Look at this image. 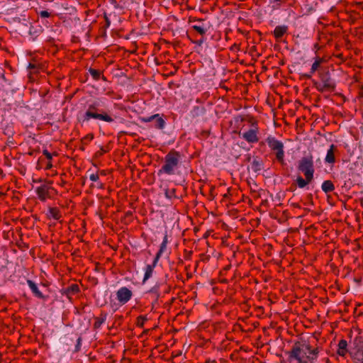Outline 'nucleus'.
<instances>
[{
	"label": "nucleus",
	"mask_w": 363,
	"mask_h": 363,
	"mask_svg": "<svg viewBox=\"0 0 363 363\" xmlns=\"http://www.w3.org/2000/svg\"><path fill=\"white\" fill-rule=\"evenodd\" d=\"M171 286L165 279L158 280L153 286H152L146 293L152 299V307L159 304V299L163 298L166 294H169Z\"/></svg>",
	"instance_id": "obj_3"
},
{
	"label": "nucleus",
	"mask_w": 363,
	"mask_h": 363,
	"mask_svg": "<svg viewBox=\"0 0 363 363\" xmlns=\"http://www.w3.org/2000/svg\"><path fill=\"white\" fill-rule=\"evenodd\" d=\"M320 82L313 80L314 87L320 92L333 91L335 89L336 84L330 76V71L326 69L320 71L318 74Z\"/></svg>",
	"instance_id": "obj_4"
},
{
	"label": "nucleus",
	"mask_w": 363,
	"mask_h": 363,
	"mask_svg": "<svg viewBox=\"0 0 363 363\" xmlns=\"http://www.w3.org/2000/svg\"><path fill=\"white\" fill-rule=\"evenodd\" d=\"M321 189L323 191L325 194L330 193L335 190V185L333 182L330 180H325L323 182L321 185Z\"/></svg>",
	"instance_id": "obj_27"
},
{
	"label": "nucleus",
	"mask_w": 363,
	"mask_h": 363,
	"mask_svg": "<svg viewBox=\"0 0 363 363\" xmlns=\"http://www.w3.org/2000/svg\"><path fill=\"white\" fill-rule=\"evenodd\" d=\"M266 143L271 151L275 155V160L281 164H285L284 143L272 135H269L266 138Z\"/></svg>",
	"instance_id": "obj_6"
},
{
	"label": "nucleus",
	"mask_w": 363,
	"mask_h": 363,
	"mask_svg": "<svg viewBox=\"0 0 363 363\" xmlns=\"http://www.w3.org/2000/svg\"><path fill=\"white\" fill-rule=\"evenodd\" d=\"M337 146L332 144L328 150L325 162L328 164H333L335 162V155L338 153Z\"/></svg>",
	"instance_id": "obj_16"
},
{
	"label": "nucleus",
	"mask_w": 363,
	"mask_h": 363,
	"mask_svg": "<svg viewBox=\"0 0 363 363\" xmlns=\"http://www.w3.org/2000/svg\"><path fill=\"white\" fill-rule=\"evenodd\" d=\"M349 353L354 363H363V339L362 337L354 338Z\"/></svg>",
	"instance_id": "obj_7"
},
{
	"label": "nucleus",
	"mask_w": 363,
	"mask_h": 363,
	"mask_svg": "<svg viewBox=\"0 0 363 363\" xmlns=\"http://www.w3.org/2000/svg\"><path fill=\"white\" fill-rule=\"evenodd\" d=\"M38 15L41 18H49L51 16V13L48 12V11H41L38 13Z\"/></svg>",
	"instance_id": "obj_35"
},
{
	"label": "nucleus",
	"mask_w": 363,
	"mask_h": 363,
	"mask_svg": "<svg viewBox=\"0 0 363 363\" xmlns=\"http://www.w3.org/2000/svg\"><path fill=\"white\" fill-rule=\"evenodd\" d=\"M8 142H9V143H12V141L10 140V138H9V140H8Z\"/></svg>",
	"instance_id": "obj_46"
},
{
	"label": "nucleus",
	"mask_w": 363,
	"mask_h": 363,
	"mask_svg": "<svg viewBox=\"0 0 363 363\" xmlns=\"http://www.w3.org/2000/svg\"><path fill=\"white\" fill-rule=\"evenodd\" d=\"M298 169L305 177L313 179V174L315 172L313 156L311 155L302 157L298 165Z\"/></svg>",
	"instance_id": "obj_9"
},
{
	"label": "nucleus",
	"mask_w": 363,
	"mask_h": 363,
	"mask_svg": "<svg viewBox=\"0 0 363 363\" xmlns=\"http://www.w3.org/2000/svg\"><path fill=\"white\" fill-rule=\"evenodd\" d=\"M140 121L144 123H150L154 121V127L157 129H163L165 127V121L160 116V114H154L148 117H143Z\"/></svg>",
	"instance_id": "obj_13"
},
{
	"label": "nucleus",
	"mask_w": 363,
	"mask_h": 363,
	"mask_svg": "<svg viewBox=\"0 0 363 363\" xmlns=\"http://www.w3.org/2000/svg\"><path fill=\"white\" fill-rule=\"evenodd\" d=\"M311 345L303 341H296L290 351L287 352L289 359H295L297 363H308L303 359L306 350H310Z\"/></svg>",
	"instance_id": "obj_5"
},
{
	"label": "nucleus",
	"mask_w": 363,
	"mask_h": 363,
	"mask_svg": "<svg viewBox=\"0 0 363 363\" xmlns=\"http://www.w3.org/2000/svg\"><path fill=\"white\" fill-rule=\"evenodd\" d=\"M147 320L145 315H139L136 319V325L140 328L144 327L145 323Z\"/></svg>",
	"instance_id": "obj_31"
},
{
	"label": "nucleus",
	"mask_w": 363,
	"mask_h": 363,
	"mask_svg": "<svg viewBox=\"0 0 363 363\" xmlns=\"http://www.w3.org/2000/svg\"><path fill=\"white\" fill-rule=\"evenodd\" d=\"M46 215L48 219L53 218L56 220H60V218L62 217L61 212L57 207H50Z\"/></svg>",
	"instance_id": "obj_20"
},
{
	"label": "nucleus",
	"mask_w": 363,
	"mask_h": 363,
	"mask_svg": "<svg viewBox=\"0 0 363 363\" xmlns=\"http://www.w3.org/2000/svg\"><path fill=\"white\" fill-rule=\"evenodd\" d=\"M106 104L100 99H96L88 104L87 108L83 116V122H88L91 119L113 123L115 121L110 111L105 110Z\"/></svg>",
	"instance_id": "obj_1"
},
{
	"label": "nucleus",
	"mask_w": 363,
	"mask_h": 363,
	"mask_svg": "<svg viewBox=\"0 0 363 363\" xmlns=\"http://www.w3.org/2000/svg\"><path fill=\"white\" fill-rule=\"evenodd\" d=\"M82 338L79 337L77 340V344L75 345V351L78 352L80 350L81 345H82Z\"/></svg>",
	"instance_id": "obj_36"
},
{
	"label": "nucleus",
	"mask_w": 363,
	"mask_h": 363,
	"mask_svg": "<svg viewBox=\"0 0 363 363\" xmlns=\"http://www.w3.org/2000/svg\"><path fill=\"white\" fill-rule=\"evenodd\" d=\"M309 352V355L306 357L307 359L311 362L313 363V362L317 359L318 354L319 353L318 348H314V349H310V350H308Z\"/></svg>",
	"instance_id": "obj_29"
},
{
	"label": "nucleus",
	"mask_w": 363,
	"mask_h": 363,
	"mask_svg": "<svg viewBox=\"0 0 363 363\" xmlns=\"http://www.w3.org/2000/svg\"><path fill=\"white\" fill-rule=\"evenodd\" d=\"M101 175H104V176H105V175H106V173L104 172V171H101Z\"/></svg>",
	"instance_id": "obj_45"
},
{
	"label": "nucleus",
	"mask_w": 363,
	"mask_h": 363,
	"mask_svg": "<svg viewBox=\"0 0 363 363\" xmlns=\"http://www.w3.org/2000/svg\"><path fill=\"white\" fill-rule=\"evenodd\" d=\"M189 21L190 23L196 22L201 24L199 25H193L191 26V29L196 31L199 34H200L202 37L206 35L207 32V28L204 26L203 21L204 20L202 18H189Z\"/></svg>",
	"instance_id": "obj_15"
},
{
	"label": "nucleus",
	"mask_w": 363,
	"mask_h": 363,
	"mask_svg": "<svg viewBox=\"0 0 363 363\" xmlns=\"http://www.w3.org/2000/svg\"><path fill=\"white\" fill-rule=\"evenodd\" d=\"M347 352H349V350H347V342L345 340L342 339L338 343L337 354L340 356L344 357Z\"/></svg>",
	"instance_id": "obj_23"
},
{
	"label": "nucleus",
	"mask_w": 363,
	"mask_h": 363,
	"mask_svg": "<svg viewBox=\"0 0 363 363\" xmlns=\"http://www.w3.org/2000/svg\"><path fill=\"white\" fill-rule=\"evenodd\" d=\"M206 113V108L203 106H194L190 112V114L192 118H197L199 116H202Z\"/></svg>",
	"instance_id": "obj_24"
},
{
	"label": "nucleus",
	"mask_w": 363,
	"mask_h": 363,
	"mask_svg": "<svg viewBox=\"0 0 363 363\" xmlns=\"http://www.w3.org/2000/svg\"><path fill=\"white\" fill-rule=\"evenodd\" d=\"M89 72L90 73V74L91 75L92 78L94 79V80H99L100 79H102L103 81L104 82H106L107 79H106V77H104L103 74H102V72H101L100 70L99 69H94V68H91L90 67L89 69Z\"/></svg>",
	"instance_id": "obj_25"
},
{
	"label": "nucleus",
	"mask_w": 363,
	"mask_h": 363,
	"mask_svg": "<svg viewBox=\"0 0 363 363\" xmlns=\"http://www.w3.org/2000/svg\"><path fill=\"white\" fill-rule=\"evenodd\" d=\"M251 167L253 172H258L264 168V163L259 157H256L251 163Z\"/></svg>",
	"instance_id": "obj_22"
},
{
	"label": "nucleus",
	"mask_w": 363,
	"mask_h": 363,
	"mask_svg": "<svg viewBox=\"0 0 363 363\" xmlns=\"http://www.w3.org/2000/svg\"><path fill=\"white\" fill-rule=\"evenodd\" d=\"M203 41H204V40H203V38H201V39H200L199 40H198V41L195 42V43H196V44H197V45H202V43H203Z\"/></svg>",
	"instance_id": "obj_41"
},
{
	"label": "nucleus",
	"mask_w": 363,
	"mask_h": 363,
	"mask_svg": "<svg viewBox=\"0 0 363 363\" xmlns=\"http://www.w3.org/2000/svg\"><path fill=\"white\" fill-rule=\"evenodd\" d=\"M7 130L8 132L7 133H5L6 134H8L9 135V138H12V135L13 134V131L12 130H8L7 128L5 129V131Z\"/></svg>",
	"instance_id": "obj_38"
},
{
	"label": "nucleus",
	"mask_w": 363,
	"mask_h": 363,
	"mask_svg": "<svg viewBox=\"0 0 363 363\" xmlns=\"http://www.w3.org/2000/svg\"><path fill=\"white\" fill-rule=\"evenodd\" d=\"M80 292V288L77 284H72L71 285L64 287L60 290V294L66 296L67 298L72 301V296L78 294Z\"/></svg>",
	"instance_id": "obj_14"
},
{
	"label": "nucleus",
	"mask_w": 363,
	"mask_h": 363,
	"mask_svg": "<svg viewBox=\"0 0 363 363\" xmlns=\"http://www.w3.org/2000/svg\"><path fill=\"white\" fill-rule=\"evenodd\" d=\"M167 242H168L167 235H165L164 238H163V241H162V242L160 245V250H159V251L157 252V253L156 254V255L155 257V261H159V259L161 257L162 253L166 250Z\"/></svg>",
	"instance_id": "obj_26"
},
{
	"label": "nucleus",
	"mask_w": 363,
	"mask_h": 363,
	"mask_svg": "<svg viewBox=\"0 0 363 363\" xmlns=\"http://www.w3.org/2000/svg\"><path fill=\"white\" fill-rule=\"evenodd\" d=\"M324 60L320 57H315L314 58V62L311 65V69L309 72L302 74L301 78L303 79H310L312 76L315 74V72H318L319 74L320 71H324L326 69H321L320 66L323 63Z\"/></svg>",
	"instance_id": "obj_11"
},
{
	"label": "nucleus",
	"mask_w": 363,
	"mask_h": 363,
	"mask_svg": "<svg viewBox=\"0 0 363 363\" xmlns=\"http://www.w3.org/2000/svg\"><path fill=\"white\" fill-rule=\"evenodd\" d=\"M27 284L33 294L40 299L46 300L47 296H44L43 293L38 289L37 284L32 280L28 279Z\"/></svg>",
	"instance_id": "obj_17"
},
{
	"label": "nucleus",
	"mask_w": 363,
	"mask_h": 363,
	"mask_svg": "<svg viewBox=\"0 0 363 363\" xmlns=\"http://www.w3.org/2000/svg\"><path fill=\"white\" fill-rule=\"evenodd\" d=\"M106 24H107V26H108L110 25V21L108 18H106Z\"/></svg>",
	"instance_id": "obj_44"
},
{
	"label": "nucleus",
	"mask_w": 363,
	"mask_h": 363,
	"mask_svg": "<svg viewBox=\"0 0 363 363\" xmlns=\"http://www.w3.org/2000/svg\"><path fill=\"white\" fill-rule=\"evenodd\" d=\"M176 191H177V190L174 188L166 189L164 190L165 197L169 199L178 198V196L176 195Z\"/></svg>",
	"instance_id": "obj_30"
},
{
	"label": "nucleus",
	"mask_w": 363,
	"mask_h": 363,
	"mask_svg": "<svg viewBox=\"0 0 363 363\" xmlns=\"http://www.w3.org/2000/svg\"><path fill=\"white\" fill-rule=\"evenodd\" d=\"M313 179L305 177V179L302 178V177L298 176L296 179V183L299 188H304L307 184L311 183Z\"/></svg>",
	"instance_id": "obj_28"
},
{
	"label": "nucleus",
	"mask_w": 363,
	"mask_h": 363,
	"mask_svg": "<svg viewBox=\"0 0 363 363\" xmlns=\"http://www.w3.org/2000/svg\"><path fill=\"white\" fill-rule=\"evenodd\" d=\"M158 261H155V258H154L153 262L151 264H147L145 267V274L143 279V283H145L147 280L152 277L153 271L157 265Z\"/></svg>",
	"instance_id": "obj_18"
},
{
	"label": "nucleus",
	"mask_w": 363,
	"mask_h": 363,
	"mask_svg": "<svg viewBox=\"0 0 363 363\" xmlns=\"http://www.w3.org/2000/svg\"><path fill=\"white\" fill-rule=\"evenodd\" d=\"M89 179L92 182H97L99 179V174L98 172L89 174Z\"/></svg>",
	"instance_id": "obj_34"
},
{
	"label": "nucleus",
	"mask_w": 363,
	"mask_h": 363,
	"mask_svg": "<svg viewBox=\"0 0 363 363\" xmlns=\"http://www.w3.org/2000/svg\"><path fill=\"white\" fill-rule=\"evenodd\" d=\"M28 67L30 69H33L35 67V66L34 65L30 63Z\"/></svg>",
	"instance_id": "obj_42"
},
{
	"label": "nucleus",
	"mask_w": 363,
	"mask_h": 363,
	"mask_svg": "<svg viewBox=\"0 0 363 363\" xmlns=\"http://www.w3.org/2000/svg\"><path fill=\"white\" fill-rule=\"evenodd\" d=\"M98 187L102 189L104 187V184L102 183L99 182V183H98Z\"/></svg>",
	"instance_id": "obj_43"
},
{
	"label": "nucleus",
	"mask_w": 363,
	"mask_h": 363,
	"mask_svg": "<svg viewBox=\"0 0 363 363\" xmlns=\"http://www.w3.org/2000/svg\"><path fill=\"white\" fill-rule=\"evenodd\" d=\"M43 155H45L46 157V158L48 160H51L52 158V154L50 153L48 150H43Z\"/></svg>",
	"instance_id": "obj_37"
},
{
	"label": "nucleus",
	"mask_w": 363,
	"mask_h": 363,
	"mask_svg": "<svg viewBox=\"0 0 363 363\" xmlns=\"http://www.w3.org/2000/svg\"><path fill=\"white\" fill-rule=\"evenodd\" d=\"M105 152V150L103 149V147L101 148V150L96 152V155H102Z\"/></svg>",
	"instance_id": "obj_40"
},
{
	"label": "nucleus",
	"mask_w": 363,
	"mask_h": 363,
	"mask_svg": "<svg viewBox=\"0 0 363 363\" xmlns=\"http://www.w3.org/2000/svg\"><path fill=\"white\" fill-rule=\"evenodd\" d=\"M107 318V313L101 312L99 317L94 318V323L93 328L94 330H98L101 328V325L105 323Z\"/></svg>",
	"instance_id": "obj_21"
},
{
	"label": "nucleus",
	"mask_w": 363,
	"mask_h": 363,
	"mask_svg": "<svg viewBox=\"0 0 363 363\" xmlns=\"http://www.w3.org/2000/svg\"><path fill=\"white\" fill-rule=\"evenodd\" d=\"M94 139V135L92 133H89L85 135L82 141L84 144H87L89 142L91 141Z\"/></svg>",
	"instance_id": "obj_33"
},
{
	"label": "nucleus",
	"mask_w": 363,
	"mask_h": 363,
	"mask_svg": "<svg viewBox=\"0 0 363 363\" xmlns=\"http://www.w3.org/2000/svg\"><path fill=\"white\" fill-rule=\"evenodd\" d=\"M288 26L286 25L277 26L273 31L276 40H280L288 31Z\"/></svg>",
	"instance_id": "obj_19"
},
{
	"label": "nucleus",
	"mask_w": 363,
	"mask_h": 363,
	"mask_svg": "<svg viewBox=\"0 0 363 363\" xmlns=\"http://www.w3.org/2000/svg\"><path fill=\"white\" fill-rule=\"evenodd\" d=\"M259 128L257 122L252 124L250 129L243 133H240V135L249 143H256L259 141Z\"/></svg>",
	"instance_id": "obj_10"
},
{
	"label": "nucleus",
	"mask_w": 363,
	"mask_h": 363,
	"mask_svg": "<svg viewBox=\"0 0 363 363\" xmlns=\"http://www.w3.org/2000/svg\"><path fill=\"white\" fill-rule=\"evenodd\" d=\"M288 0H271L270 3L274 4L272 5V9L274 10L279 9L281 4H285Z\"/></svg>",
	"instance_id": "obj_32"
},
{
	"label": "nucleus",
	"mask_w": 363,
	"mask_h": 363,
	"mask_svg": "<svg viewBox=\"0 0 363 363\" xmlns=\"http://www.w3.org/2000/svg\"><path fill=\"white\" fill-rule=\"evenodd\" d=\"M132 296L133 292L125 286L120 288L116 292V298L121 305L128 303Z\"/></svg>",
	"instance_id": "obj_12"
},
{
	"label": "nucleus",
	"mask_w": 363,
	"mask_h": 363,
	"mask_svg": "<svg viewBox=\"0 0 363 363\" xmlns=\"http://www.w3.org/2000/svg\"><path fill=\"white\" fill-rule=\"evenodd\" d=\"M181 160L180 152L175 150H171L164 158V164L161 169L158 170V175L166 174L167 175H174L179 167Z\"/></svg>",
	"instance_id": "obj_2"
},
{
	"label": "nucleus",
	"mask_w": 363,
	"mask_h": 363,
	"mask_svg": "<svg viewBox=\"0 0 363 363\" xmlns=\"http://www.w3.org/2000/svg\"><path fill=\"white\" fill-rule=\"evenodd\" d=\"M52 181H46L35 189V192L40 201L45 202L57 194V191L52 186Z\"/></svg>",
	"instance_id": "obj_8"
},
{
	"label": "nucleus",
	"mask_w": 363,
	"mask_h": 363,
	"mask_svg": "<svg viewBox=\"0 0 363 363\" xmlns=\"http://www.w3.org/2000/svg\"><path fill=\"white\" fill-rule=\"evenodd\" d=\"M50 161L51 160H49L48 163L47 164L46 167H45L46 169H50L52 168V164Z\"/></svg>",
	"instance_id": "obj_39"
}]
</instances>
